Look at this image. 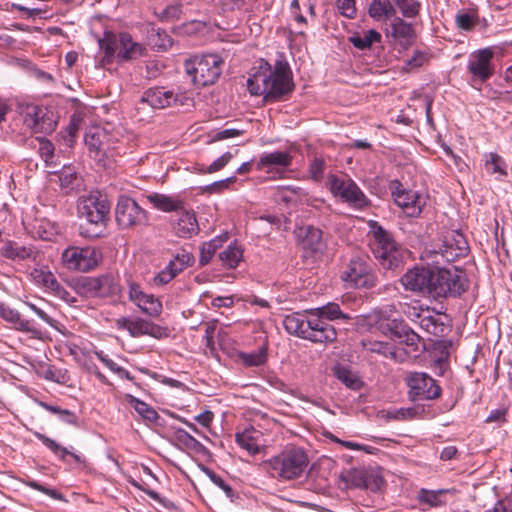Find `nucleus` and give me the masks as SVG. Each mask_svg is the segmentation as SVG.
Masks as SVG:
<instances>
[{"label":"nucleus","instance_id":"1","mask_svg":"<svg viewBox=\"0 0 512 512\" xmlns=\"http://www.w3.org/2000/svg\"><path fill=\"white\" fill-rule=\"evenodd\" d=\"M404 289L434 299L457 298L469 288V281L463 270L414 266L400 278Z\"/></svg>","mask_w":512,"mask_h":512},{"label":"nucleus","instance_id":"2","mask_svg":"<svg viewBox=\"0 0 512 512\" xmlns=\"http://www.w3.org/2000/svg\"><path fill=\"white\" fill-rule=\"evenodd\" d=\"M247 89L251 95L263 96L265 102L288 99L295 90V83L284 55L280 54L274 65L262 59L247 79Z\"/></svg>","mask_w":512,"mask_h":512},{"label":"nucleus","instance_id":"3","mask_svg":"<svg viewBox=\"0 0 512 512\" xmlns=\"http://www.w3.org/2000/svg\"><path fill=\"white\" fill-rule=\"evenodd\" d=\"M283 326L290 335L316 344L327 345L337 340L335 327L310 311L285 316Z\"/></svg>","mask_w":512,"mask_h":512},{"label":"nucleus","instance_id":"4","mask_svg":"<svg viewBox=\"0 0 512 512\" xmlns=\"http://www.w3.org/2000/svg\"><path fill=\"white\" fill-rule=\"evenodd\" d=\"M369 235L373 238L372 253L380 267L386 271L396 272L404 264L406 250L375 220L368 221Z\"/></svg>","mask_w":512,"mask_h":512},{"label":"nucleus","instance_id":"5","mask_svg":"<svg viewBox=\"0 0 512 512\" xmlns=\"http://www.w3.org/2000/svg\"><path fill=\"white\" fill-rule=\"evenodd\" d=\"M78 216L86 220L80 224L79 235L89 239L99 238L106 229L110 204L101 195L90 194L82 196L77 205Z\"/></svg>","mask_w":512,"mask_h":512},{"label":"nucleus","instance_id":"6","mask_svg":"<svg viewBox=\"0 0 512 512\" xmlns=\"http://www.w3.org/2000/svg\"><path fill=\"white\" fill-rule=\"evenodd\" d=\"M98 44L103 51L104 64H112L115 59L117 63L131 62L146 53L145 46L134 41L128 32L105 31L103 38L98 40Z\"/></svg>","mask_w":512,"mask_h":512},{"label":"nucleus","instance_id":"7","mask_svg":"<svg viewBox=\"0 0 512 512\" xmlns=\"http://www.w3.org/2000/svg\"><path fill=\"white\" fill-rule=\"evenodd\" d=\"M340 278L347 288L372 289L378 284L374 263L364 252H355L349 257Z\"/></svg>","mask_w":512,"mask_h":512},{"label":"nucleus","instance_id":"8","mask_svg":"<svg viewBox=\"0 0 512 512\" xmlns=\"http://www.w3.org/2000/svg\"><path fill=\"white\" fill-rule=\"evenodd\" d=\"M308 463V455L304 449L291 446L267 460L266 466L272 477L281 480H294L303 475Z\"/></svg>","mask_w":512,"mask_h":512},{"label":"nucleus","instance_id":"9","mask_svg":"<svg viewBox=\"0 0 512 512\" xmlns=\"http://www.w3.org/2000/svg\"><path fill=\"white\" fill-rule=\"evenodd\" d=\"M223 59L216 54L195 55L184 62L186 73L197 86L214 84L222 73Z\"/></svg>","mask_w":512,"mask_h":512},{"label":"nucleus","instance_id":"10","mask_svg":"<svg viewBox=\"0 0 512 512\" xmlns=\"http://www.w3.org/2000/svg\"><path fill=\"white\" fill-rule=\"evenodd\" d=\"M330 193L355 210H365L371 206V200L358 184L348 175L330 174L326 183Z\"/></svg>","mask_w":512,"mask_h":512},{"label":"nucleus","instance_id":"11","mask_svg":"<svg viewBox=\"0 0 512 512\" xmlns=\"http://www.w3.org/2000/svg\"><path fill=\"white\" fill-rule=\"evenodd\" d=\"M469 252L470 247L463 233L452 230L446 233L438 250H425L424 258L431 259L433 263L437 264L440 263L439 258L450 263L467 257Z\"/></svg>","mask_w":512,"mask_h":512},{"label":"nucleus","instance_id":"12","mask_svg":"<svg viewBox=\"0 0 512 512\" xmlns=\"http://www.w3.org/2000/svg\"><path fill=\"white\" fill-rule=\"evenodd\" d=\"M408 395L412 401L435 400L441 396L442 388L437 380L425 372H408L404 378Z\"/></svg>","mask_w":512,"mask_h":512},{"label":"nucleus","instance_id":"13","mask_svg":"<svg viewBox=\"0 0 512 512\" xmlns=\"http://www.w3.org/2000/svg\"><path fill=\"white\" fill-rule=\"evenodd\" d=\"M494 51L491 48H483L472 52L467 63V72L470 74V83L473 87H480L495 73L492 62Z\"/></svg>","mask_w":512,"mask_h":512},{"label":"nucleus","instance_id":"14","mask_svg":"<svg viewBox=\"0 0 512 512\" xmlns=\"http://www.w3.org/2000/svg\"><path fill=\"white\" fill-rule=\"evenodd\" d=\"M388 188L394 203L408 217H418L426 204L424 197L418 191L407 189L397 179L389 182Z\"/></svg>","mask_w":512,"mask_h":512},{"label":"nucleus","instance_id":"15","mask_svg":"<svg viewBox=\"0 0 512 512\" xmlns=\"http://www.w3.org/2000/svg\"><path fill=\"white\" fill-rule=\"evenodd\" d=\"M115 220L122 229H130L148 223V213L133 198L121 195L115 208Z\"/></svg>","mask_w":512,"mask_h":512},{"label":"nucleus","instance_id":"16","mask_svg":"<svg viewBox=\"0 0 512 512\" xmlns=\"http://www.w3.org/2000/svg\"><path fill=\"white\" fill-rule=\"evenodd\" d=\"M101 259V252L90 246L69 247L62 253V261L68 269L82 272L94 269Z\"/></svg>","mask_w":512,"mask_h":512},{"label":"nucleus","instance_id":"17","mask_svg":"<svg viewBox=\"0 0 512 512\" xmlns=\"http://www.w3.org/2000/svg\"><path fill=\"white\" fill-rule=\"evenodd\" d=\"M80 288L88 297L118 298L121 294L119 281L111 274L86 277L81 281Z\"/></svg>","mask_w":512,"mask_h":512},{"label":"nucleus","instance_id":"18","mask_svg":"<svg viewBox=\"0 0 512 512\" xmlns=\"http://www.w3.org/2000/svg\"><path fill=\"white\" fill-rule=\"evenodd\" d=\"M343 480L352 487L378 492L384 486V479L379 471L373 468L350 469Z\"/></svg>","mask_w":512,"mask_h":512},{"label":"nucleus","instance_id":"19","mask_svg":"<svg viewBox=\"0 0 512 512\" xmlns=\"http://www.w3.org/2000/svg\"><path fill=\"white\" fill-rule=\"evenodd\" d=\"M38 256L39 250L33 244L21 245L14 240L4 239L0 247V257L13 262H35Z\"/></svg>","mask_w":512,"mask_h":512},{"label":"nucleus","instance_id":"20","mask_svg":"<svg viewBox=\"0 0 512 512\" xmlns=\"http://www.w3.org/2000/svg\"><path fill=\"white\" fill-rule=\"evenodd\" d=\"M387 329L390 331L391 336L400 343L405 344L410 352H419L421 346L424 348L422 338L403 320H390L387 323Z\"/></svg>","mask_w":512,"mask_h":512},{"label":"nucleus","instance_id":"21","mask_svg":"<svg viewBox=\"0 0 512 512\" xmlns=\"http://www.w3.org/2000/svg\"><path fill=\"white\" fill-rule=\"evenodd\" d=\"M182 98V95L175 93L173 90H167L164 87H153L143 93L141 102L147 103L155 109H164L178 102L183 105Z\"/></svg>","mask_w":512,"mask_h":512},{"label":"nucleus","instance_id":"22","mask_svg":"<svg viewBox=\"0 0 512 512\" xmlns=\"http://www.w3.org/2000/svg\"><path fill=\"white\" fill-rule=\"evenodd\" d=\"M387 35H390L404 49L413 44L416 36L412 24L398 16L392 19Z\"/></svg>","mask_w":512,"mask_h":512},{"label":"nucleus","instance_id":"23","mask_svg":"<svg viewBox=\"0 0 512 512\" xmlns=\"http://www.w3.org/2000/svg\"><path fill=\"white\" fill-rule=\"evenodd\" d=\"M33 435L40 440L43 445L46 446L60 461L70 463L68 460L70 457L76 464H83L85 462V459L81 455L70 451L68 448L60 445L45 434L35 431Z\"/></svg>","mask_w":512,"mask_h":512},{"label":"nucleus","instance_id":"24","mask_svg":"<svg viewBox=\"0 0 512 512\" xmlns=\"http://www.w3.org/2000/svg\"><path fill=\"white\" fill-rule=\"evenodd\" d=\"M129 334L132 337H140L148 335L156 339H161L168 336V330L158 324H155L149 320L138 318L132 320L129 327Z\"/></svg>","mask_w":512,"mask_h":512},{"label":"nucleus","instance_id":"25","mask_svg":"<svg viewBox=\"0 0 512 512\" xmlns=\"http://www.w3.org/2000/svg\"><path fill=\"white\" fill-rule=\"evenodd\" d=\"M293 157L286 151H274L271 153H262L256 163V169L261 171L267 168L270 172L274 167L287 168L291 165Z\"/></svg>","mask_w":512,"mask_h":512},{"label":"nucleus","instance_id":"26","mask_svg":"<svg viewBox=\"0 0 512 512\" xmlns=\"http://www.w3.org/2000/svg\"><path fill=\"white\" fill-rule=\"evenodd\" d=\"M303 249L312 254L323 253L326 243L322 237V231L314 226H307L301 229Z\"/></svg>","mask_w":512,"mask_h":512},{"label":"nucleus","instance_id":"27","mask_svg":"<svg viewBox=\"0 0 512 512\" xmlns=\"http://www.w3.org/2000/svg\"><path fill=\"white\" fill-rule=\"evenodd\" d=\"M178 237L191 238L199 232V225L193 211L184 210L173 226Z\"/></svg>","mask_w":512,"mask_h":512},{"label":"nucleus","instance_id":"28","mask_svg":"<svg viewBox=\"0 0 512 512\" xmlns=\"http://www.w3.org/2000/svg\"><path fill=\"white\" fill-rule=\"evenodd\" d=\"M146 199L155 209L163 212H176L184 209V201L179 197L155 192L146 195Z\"/></svg>","mask_w":512,"mask_h":512},{"label":"nucleus","instance_id":"29","mask_svg":"<svg viewBox=\"0 0 512 512\" xmlns=\"http://www.w3.org/2000/svg\"><path fill=\"white\" fill-rule=\"evenodd\" d=\"M124 398L145 422L160 425V415L152 406L132 394H125Z\"/></svg>","mask_w":512,"mask_h":512},{"label":"nucleus","instance_id":"30","mask_svg":"<svg viewBox=\"0 0 512 512\" xmlns=\"http://www.w3.org/2000/svg\"><path fill=\"white\" fill-rule=\"evenodd\" d=\"M484 157V168L487 174L495 175V179L499 181L507 177V163L502 156L495 152H490L486 153Z\"/></svg>","mask_w":512,"mask_h":512},{"label":"nucleus","instance_id":"31","mask_svg":"<svg viewBox=\"0 0 512 512\" xmlns=\"http://www.w3.org/2000/svg\"><path fill=\"white\" fill-rule=\"evenodd\" d=\"M381 39L382 35L374 29L365 30L362 33H354L348 38L355 48L362 51L370 49L374 43H380Z\"/></svg>","mask_w":512,"mask_h":512},{"label":"nucleus","instance_id":"32","mask_svg":"<svg viewBox=\"0 0 512 512\" xmlns=\"http://www.w3.org/2000/svg\"><path fill=\"white\" fill-rule=\"evenodd\" d=\"M419 326L428 334L436 337H443L447 331L446 325L440 321L438 316L432 315L428 308L424 311Z\"/></svg>","mask_w":512,"mask_h":512},{"label":"nucleus","instance_id":"33","mask_svg":"<svg viewBox=\"0 0 512 512\" xmlns=\"http://www.w3.org/2000/svg\"><path fill=\"white\" fill-rule=\"evenodd\" d=\"M149 44L157 51H167L173 45V39L165 29L151 26L147 31Z\"/></svg>","mask_w":512,"mask_h":512},{"label":"nucleus","instance_id":"34","mask_svg":"<svg viewBox=\"0 0 512 512\" xmlns=\"http://www.w3.org/2000/svg\"><path fill=\"white\" fill-rule=\"evenodd\" d=\"M229 235L227 232L222 233L215 238L211 239L208 242L203 243L200 249V258L199 264L200 266L207 265L212 259L215 252L220 249L223 244L228 240Z\"/></svg>","mask_w":512,"mask_h":512},{"label":"nucleus","instance_id":"35","mask_svg":"<svg viewBox=\"0 0 512 512\" xmlns=\"http://www.w3.org/2000/svg\"><path fill=\"white\" fill-rule=\"evenodd\" d=\"M310 312L319 317H323V319H326L329 323L334 320L342 319L348 321L353 318L350 314L344 313L339 304L334 302H329L326 305L310 310Z\"/></svg>","mask_w":512,"mask_h":512},{"label":"nucleus","instance_id":"36","mask_svg":"<svg viewBox=\"0 0 512 512\" xmlns=\"http://www.w3.org/2000/svg\"><path fill=\"white\" fill-rule=\"evenodd\" d=\"M368 14L375 20L393 19L395 9L392 7L391 0H372L368 7Z\"/></svg>","mask_w":512,"mask_h":512},{"label":"nucleus","instance_id":"37","mask_svg":"<svg viewBox=\"0 0 512 512\" xmlns=\"http://www.w3.org/2000/svg\"><path fill=\"white\" fill-rule=\"evenodd\" d=\"M243 257V250L237 245L236 241L229 244L219 253V260L222 265L228 269H234L238 266Z\"/></svg>","mask_w":512,"mask_h":512},{"label":"nucleus","instance_id":"38","mask_svg":"<svg viewBox=\"0 0 512 512\" xmlns=\"http://www.w3.org/2000/svg\"><path fill=\"white\" fill-rule=\"evenodd\" d=\"M103 133L100 131H89L86 132L84 141L85 145L88 148L90 156L96 160H101L105 156V151L103 147Z\"/></svg>","mask_w":512,"mask_h":512},{"label":"nucleus","instance_id":"39","mask_svg":"<svg viewBox=\"0 0 512 512\" xmlns=\"http://www.w3.org/2000/svg\"><path fill=\"white\" fill-rule=\"evenodd\" d=\"M173 438L179 445L196 453L203 454L207 452V448L183 428L175 429Z\"/></svg>","mask_w":512,"mask_h":512},{"label":"nucleus","instance_id":"40","mask_svg":"<svg viewBox=\"0 0 512 512\" xmlns=\"http://www.w3.org/2000/svg\"><path fill=\"white\" fill-rule=\"evenodd\" d=\"M257 432L254 429H245L242 432H237L235 435L236 443L243 449L247 450L251 455L259 453L260 448L257 438Z\"/></svg>","mask_w":512,"mask_h":512},{"label":"nucleus","instance_id":"41","mask_svg":"<svg viewBox=\"0 0 512 512\" xmlns=\"http://www.w3.org/2000/svg\"><path fill=\"white\" fill-rule=\"evenodd\" d=\"M395 15L400 12L403 18H415L421 10V3L418 0H391Z\"/></svg>","mask_w":512,"mask_h":512},{"label":"nucleus","instance_id":"42","mask_svg":"<svg viewBox=\"0 0 512 512\" xmlns=\"http://www.w3.org/2000/svg\"><path fill=\"white\" fill-rule=\"evenodd\" d=\"M143 313L150 317H159L162 313V302L153 294L145 293L144 297L136 304Z\"/></svg>","mask_w":512,"mask_h":512},{"label":"nucleus","instance_id":"43","mask_svg":"<svg viewBox=\"0 0 512 512\" xmlns=\"http://www.w3.org/2000/svg\"><path fill=\"white\" fill-rule=\"evenodd\" d=\"M38 405L45 409L46 411L58 415V418L69 425L77 426L78 425V417L77 415L68 409H63L59 406H54L49 403L38 401Z\"/></svg>","mask_w":512,"mask_h":512},{"label":"nucleus","instance_id":"44","mask_svg":"<svg viewBox=\"0 0 512 512\" xmlns=\"http://www.w3.org/2000/svg\"><path fill=\"white\" fill-rule=\"evenodd\" d=\"M31 276L37 284L45 288L52 290L54 287H57L58 280L47 266L34 268L31 272Z\"/></svg>","mask_w":512,"mask_h":512},{"label":"nucleus","instance_id":"45","mask_svg":"<svg viewBox=\"0 0 512 512\" xmlns=\"http://www.w3.org/2000/svg\"><path fill=\"white\" fill-rule=\"evenodd\" d=\"M38 123L39 125H35L33 129L35 133L50 134L55 130L57 125L53 112L44 107H42V113L39 116Z\"/></svg>","mask_w":512,"mask_h":512},{"label":"nucleus","instance_id":"46","mask_svg":"<svg viewBox=\"0 0 512 512\" xmlns=\"http://www.w3.org/2000/svg\"><path fill=\"white\" fill-rule=\"evenodd\" d=\"M446 493V490H427L421 489L419 491L418 499L421 504L428 505L429 507H440L446 502L442 499V496Z\"/></svg>","mask_w":512,"mask_h":512},{"label":"nucleus","instance_id":"47","mask_svg":"<svg viewBox=\"0 0 512 512\" xmlns=\"http://www.w3.org/2000/svg\"><path fill=\"white\" fill-rule=\"evenodd\" d=\"M193 263H194L193 254L183 251L182 253L176 254V256L172 260L169 261L167 266L177 276L179 273H181L187 267L192 266Z\"/></svg>","mask_w":512,"mask_h":512},{"label":"nucleus","instance_id":"48","mask_svg":"<svg viewBox=\"0 0 512 512\" xmlns=\"http://www.w3.org/2000/svg\"><path fill=\"white\" fill-rule=\"evenodd\" d=\"M33 237H37L44 241H50L56 234L54 224L46 220L36 221L32 230Z\"/></svg>","mask_w":512,"mask_h":512},{"label":"nucleus","instance_id":"49","mask_svg":"<svg viewBox=\"0 0 512 512\" xmlns=\"http://www.w3.org/2000/svg\"><path fill=\"white\" fill-rule=\"evenodd\" d=\"M39 374L45 380L52 381L58 384H65L69 379L66 371L58 369L53 365L41 366Z\"/></svg>","mask_w":512,"mask_h":512},{"label":"nucleus","instance_id":"50","mask_svg":"<svg viewBox=\"0 0 512 512\" xmlns=\"http://www.w3.org/2000/svg\"><path fill=\"white\" fill-rule=\"evenodd\" d=\"M200 470L216 485L218 486L221 490H223V492L225 493V495L232 499L234 496H235V492L233 490V488L227 484L223 478L216 474L212 469H210L209 467L205 466L204 464H199L198 465Z\"/></svg>","mask_w":512,"mask_h":512},{"label":"nucleus","instance_id":"51","mask_svg":"<svg viewBox=\"0 0 512 512\" xmlns=\"http://www.w3.org/2000/svg\"><path fill=\"white\" fill-rule=\"evenodd\" d=\"M239 358L245 366L258 367L263 365L267 360V353L265 348H260L258 351L245 353L241 352Z\"/></svg>","mask_w":512,"mask_h":512},{"label":"nucleus","instance_id":"52","mask_svg":"<svg viewBox=\"0 0 512 512\" xmlns=\"http://www.w3.org/2000/svg\"><path fill=\"white\" fill-rule=\"evenodd\" d=\"M337 378L346 385V387L358 390L360 389L362 382L361 380L345 367H338L335 371Z\"/></svg>","mask_w":512,"mask_h":512},{"label":"nucleus","instance_id":"53","mask_svg":"<svg viewBox=\"0 0 512 512\" xmlns=\"http://www.w3.org/2000/svg\"><path fill=\"white\" fill-rule=\"evenodd\" d=\"M24 123L27 127L34 129L35 125H39V116L42 113V106L36 104H27L22 109Z\"/></svg>","mask_w":512,"mask_h":512},{"label":"nucleus","instance_id":"54","mask_svg":"<svg viewBox=\"0 0 512 512\" xmlns=\"http://www.w3.org/2000/svg\"><path fill=\"white\" fill-rule=\"evenodd\" d=\"M455 21L458 28L470 31L476 24L477 16L476 14L469 13L465 10H460L455 16Z\"/></svg>","mask_w":512,"mask_h":512},{"label":"nucleus","instance_id":"55","mask_svg":"<svg viewBox=\"0 0 512 512\" xmlns=\"http://www.w3.org/2000/svg\"><path fill=\"white\" fill-rule=\"evenodd\" d=\"M419 413L417 407L400 408L393 411H388L387 417L393 420H412Z\"/></svg>","mask_w":512,"mask_h":512},{"label":"nucleus","instance_id":"56","mask_svg":"<svg viewBox=\"0 0 512 512\" xmlns=\"http://www.w3.org/2000/svg\"><path fill=\"white\" fill-rule=\"evenodd\" d=\"M60 184L63 188L73 190L80 185V180L75 172L70 169L63 170L59 176Z\"/></svg>","mask_w":512,"mask_h":512},{"label":"nucleus","instance_id":"57","mask_svg":"<svg viewBox=\"0 0 512 512\" xmlns=\"http://www.w3.org/2000/svg\"><path fill=\"white\" fill-rule=\"evenodd\" d=\"M231 159L232 154L230 152H225L223 155H221L219 158L213 161L209 166L201 168L200 172L204 174L217 172L224 168L230 162Z\"/></svg>","mask_w":512,"mask_h":512},{"label":"nucleus","instance_id":"58","mask_svg":"<svg viewBox=\"0 0 512 512\" xmlns=\"http://www.w3.org/2000/svg\"><path fill=\"white\" fill-rule=\"evenodd\" d=\"M326 167V162L323 157H315L310 165H309V172L311 174V178L314 181H320L323 179L324 176V170Z\"/></svg>","mask_w":512,"mask_h":512},{"label":"nucleus","instance_id":"59","mask_svg":"<svg viewBox=\"0 0 512 512\" xmlns=\"http://www.w3.org/2000/svg\"><path fill=\"white\" fill-rule=\"evenodd\" d=\"M182 14V5L175 3L168 5L159 15L161 21H174L180 18Z\"/></svg>","mask_w":512,"mask_h":512},{"label":"nucleus","instance_id":"60","mask_svg":"<svg viewBox=\"0 0 512 512\" xmlns=\"http://www.w3.org/2000/svg\"><path fill=\"white\" fill-rule=\"evenodd\" d=\"M244 133L243 130L235 129V128H225L219 131H213L211 134L210 142L222 141L225 139L233 138L240 136Z\"/></svg>","mask_w":512,"mask_h":512},{"label":"nucleus","instance_id":"61","mask_svg":"<svg viewBox=\"0 0 512 512\" xmlns=\"http://www.w3.org/2000/svg\"><path fill=\"white\" fill-rule=\"evenodd\" d=\"M27 485L34 490L40 491V492L48 495L52 499H55V500L63 499L62 494L58 490L47 487L35 480L28 481Z\"/></svg>","mask_w":512,"mask_h":512},{"label":"nucleus","instance_id":"62","mask_svg":"<svg viewBox=\"0 0 512 512\" xmlns=\"http://www.w3.org/2000/svg\"><path fill=\"white\" fill-rule=\"evenodd\" d=\"M14 326L16 330L21 332L31 333L33 335L40 334V330L35 326L34 321L24 319L21 315L18 317V320L15 322Z\"/></svg>","mask_w":512,"mask_h":512},{"label":"nucleus","instance_id":"63","mask_svg":"<svg viewBox=\"0 0 512 512\" xmlns=\"http://www.w3.org/2000/svg\"><path fill=\"white\" fill-rule=\"evenodd\" d=\"M370 350L372 352L382 354L386 357H390V358L396 357V351L394 350V347L387 342H382V341L374 342L372 344Z\"/></svg>","mask_w":512,"mask_h":512},{"label":"nucleus","instance_id":"64","mask_svg":"<svg viewBox=\"0 0 512 512\" xmlns=\"http://www.w3.org/2000/svg\"><path fill=\"white\" fill-rule=\"evenodd\" d=\"M424 311H426V309H423L419 306H413V305H408V304H405V306L403 307V310H402L403 314L409 320H411L412 322H416L418 324L421 321Z\"/></svg>","mask_w":512,"mask_h":512}]
</instances>
